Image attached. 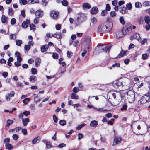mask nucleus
<instances>
[{"label":"nucleus","mask_w":150,"mask_h":150,"mask_svg":"<svg viewBox=\"0 0 150 150\" xmlns=\"http://www.w3.org/2000/svg\"><path fill=\"white\" fill-rule=\"evenodd\" d=\"M8 18L5 15H2L1 18V22L4 24H7L8 22Z\"/></svg>","instance_id":"obj_15"},{"label":"nucleus","mask_w":150,"mask_h":150,"mask_svg":"<svg viewBox=\"0 0 150 150\" xmlns=\"http://www.w3.org/2000/svg\"><path fill=\"white\" fill-rule=\"evenodd\" d=\"M30 27L31 30L34 31L35 30V26L34 24H30Z\"/></svg>","instance_id":"obj_59"},{"label":"nucleus","mask_w":150,"mask_h":150,"mask_svg":"<svg viewBox=\"0 0 150 150\" xmlns=\"http://www.w3.org/2000/svg\"><path fill=\"white\" fill-rule=\"evenodd\" d=\"M79 91V88L74 87L73 89V91L74 93H77Z\"/></svg>","instance_id":"obj_51"},{"label":"nucleus","mask_w":150,"mask_h":150,"mask_svg":"<svg viewBox=\"0 0 150 150\" xmlns=\"http://www.w3.org/2000/svg\"><path fill=\"white\" fill-rule=\"evenodd\" d=\"M67 57L69 58L71 57L73 55V53L71 51H68L67 52Z\"/></svg>","instance_id":"obj_47"},{"label":"nucleus","mask_w":150,"mask_h":150,"mask_svg":"<svg viewBox=\"0 0 150 150\" xmlns=\"http://www.w3.org/2000/svg\"><path fill=\"white\" fill-rule=\"evenodd\" d=\"M85 55H86V57H87L88 55V52L86 50H84V52L81 54V55L83 57Z\"/></svg>","instance_id":"obj_39"},{"label":"nucleus","mask_w":150,"mask_h":150,"mask_svg":"<svg viewBox=\"0 0 150 150\" xmlns=\"http://www.w3.org/2000/svg\"><path fill=\"white\" fill-rule=\"evenodd\" d=\"M36 80V78L34 76H32L29 78V81L30 82H34Z\"/></svg>","instance_id":"obj_28"},{"label":"nucleus","mask_w":150,"mask_h":150,"mask_svg":"<svg viewBox=\"0 0 150 150\" xmlns=\"http://www.w3.org/2000/svg\"><path fill=\"white\" fill-rule=\"evenodd\" d=\"M108 94L110 96H112L115 99H116V98H121L120 93L116 91H110L109 92Z\"/></svg>","instance_id":"obj_7"},{"label":"nucleus","mask_w":150,"mask_h":150,"mask_svg":"<svg viewBox=\"0 0 150 150\" xmlns=\"http://www.w3.org/2000/svg\"><path fill=\"white\" fill-rule=\"evenodd\" d=\"M43 15V12L41 10H38V18L42 17Z\"/></svg>","instance_id":"obj_35"},{"label":"nucleus","mask_w":150,"mask_h":150,"mask_svg":"<svg viewBox=\"0 0 150 150\" xmlns=\"http://www.w3.org/2000/svg\"><path fill=\"white\" fill-rule=\"evenodd\" d=\"M114 120H115L114 119H112L108 121L107 123L108 124H109L110 125H112L113 124Z\"/></svg>","instance_id":"obj_53"},{"label":"nucleus","mask_w":150,"mask_h":150,"mask_svg":"<svg viewBox=\"0 0 150 150\" xmlns=\"http://www.w3.org/2000/svg\"><path fill=\"white\" fill-rule=\"evenodd\" d=\"M52 36L58 39H61L62 38V33L60 32L56 33L54 34H52Z\"/></svg>","instance_id":"obj_16"},{"label":"nucleus","mask_w":150,"mask_h":150,"mask_svg":"<svg viewBox=\"0 0 150 150\" xmlns=\"http://www.w3.org/2000/svg\"><path fill=\"white\" fill-rule=\"evenodd\" d=\"M138 21L140 24H143L144 22V17L142 16L139 17L138 18Z\"/></svg>","instance_id":"obj_42"},{"label":"nucleus","mask_w":150,"mask_h":150,"mask_svg":"<svg viewBox=\"0 0 150 150\" xmlns=\"http://www.w3.org/2000/svg\"><path fill=\"white\" fill-rule=\"evenodd\" d=\"M58 55L56 53H53L52 57L55 59H57L58 58Z\"/></svg>","instance_id":"obj_64"},{"label":"nucleus","mask_w":150,"mask_h":150,"mask_svg":"<svg viewBox=\"0 0 150 150\" xmlns=\"http://www.w3.org/2000/svg\"><path fill=\"white\" fill-rule=\"evenodd\" d=\"M13 123V121L11 120H8L7 121L6 127H9L10 125Z\"/></svg>","instance_id":"obj_27"},{"label":"nucleus","mask_w":150,"mask_h":150,"mask_svg":"<svg viewBox=\"0 0 150 150\" xmlns=\"http://www.w3.org/2000/svg\"><path fill=\"white\" fill-rule=\"evenodd\" d=\"M15 94V92L13 91H11L10 93H8L5 96L6 99L7 101H9L11 99V97H13Z\"/></svg>","instance_id":"obj_13"},{"label":"nucleus","mask_w":150,"mask_h":150,"mask_svg":"<svg viewBox=\"0 0 150 150\" xmlns=\"http://www.w3.org/2000/svg\"><path fill=\"white\" fill-rule=\"evenodd\" d=\"M85 41L83 42L84 45L86 44L87 48L88 50L89 48V46L91 42L90 38L89 37L86 36L84 37Z\"/></svg>","instance_id":"obj_8"},{"label":"nucleus","mask_w":150,"mask_h":150,"mask_svg":"<svg viewBox=\"0 0 150 150\" xmlns=\"http://www.w3.org/2000/svg\"><path fill=\"white\" fill-rule=\"evenodd\" d=\"M120 81H122L121 79L113 82V85L115 88H117L119 86H122V83L120 82Z\"/></svg>","instance_id":"obj_10"},{"label":"nucleus","mask_w":150,"mask_h":150,"mask_svg":"<svg viewBox=\"0 0 150 150\" xmlns=\"http://www.w3.org/2000/svg\"><path fill=\"white\" fill-rule=\"evenodd\" d=\"M125 97L129 103L133 102L135 99V96L134 92L131 90L128 91L125 95Z\"/></svg>","instance_id":"obj_4"},{"label":"nucleus","mask_w":150,"mask_h":150,"mask_svg":"<svg viewBox=\"0 0 150 150\" xmlns=\"http://www.w3.org/2000/svg\"><path fill=\"white\" fill-rule=\"evenodd\" d=\"M66 69L65 68H61L59 70V75L60 76L62 75V74H63L66 71Z\"/></svg>","instance_id":"obj_26"},{"label":"nucleus","mask_w":150,"mask_h":150,"mask_svg":"<svg viewBox=\"0 0 150 150\" xmlns=\"http://www.w3.org/2000/svg\"><path fill=\"white\" fill-rule=\"evenodd\" d=\"M107 11L106 10H103L101 12V15L103 16H105L107 13Z\"/></svg>","instance_id":"obj_62"},{"label":"nucleus","mask_w":150,"mask_h":150,"mask_svg":"<svg viewBox=\"0 0 150 150\" xmlns=\"http://www.w3.org/2000/svg\"><path fill=\"white\" fill-rule=\"evenodd\" d=\"M38 3V0H29L28 3L29 4H33Z\"/></svg>","instance_id":"obj_45"},{"label":"nucleus","mask_w":150,"mask_h":150,"mask_svg":"<svg viewBox=\"0 0 150 150\" xmlns=\"http://www.w3.org/2000/svg\"><path fill=\"white\" fill-rule=\"evenodd\" d=\"M22 121L23 125L26 126L29 122V119L28 118H23Z\"/></svg>","instance_id":"obj_23"},{"label":"nucleus","mask_w":150,"mask_h":150,"mask_svg":"<svg viewBox=\"0 0 150 150\" xmlns=\"http://www.w3.org/2000/svg\"><path fill=\"white\" fill-rule=\"evenodd\" d=\"M98 125V122L96 121L93 120L91 121L90 125L91 126L95 127Z\"/></svg>","instance_id":"obj_20"},{"label":"nucleus","mask_w":150,"mask_h":150,"mask_svg":"<svg viewBox=\"0 0 150 150\" xmlns=\"http://www.w3.org/2000/svg\"><path fill=\"white\" fill-rule=\"evenodd\" d=\"M31 73L33 74H36L37 73V70L35 68H32L31 69Z\"/></svg>","instance_id":"obj_57"},{"label":"nucleus","mask_w":150,"mask_h":150,"mask_svg":"<svg viewBox=\"0 0 150 150\" xmlns=\"http://www.w3.org/2000/svg\"><path fill=\"white\" fill-rule=\"evenodd\" d=\"M71 98L72 99L77 100L79 99V96L74 93H72L71 95Z\"/></svg>","instance_id":"obj_30"},{"label":"nucleus","mask_w":150,"mask_h":150,"mask_svg":"<svg viewBox=\"0 0 150 150\" xmlns=\"http://www.w3.org/2000/svg\"><path fill=\"white\" fill-rule=\"evenodd\" d=\"M83 8L84 10H86L87 9H89L91 8L90 5L88 3H84L82 5Z\"/></svg>","instance_id":"obj_17"},{"label":"nucleus","mask_w":150,"mask_h":150,"mask_svg":"<svg viewBox=\"0 0 150 150\" xmlns=\"http://www.w3.org/2000/svg\"><path fill=\"white\" fill-rule=\"evenodd\" d=\"M10 139L9 138H6L4 140V142L6 144H8L10 142Z\"/></svg>","instance_id":"obj_56"},{"label":"nucleus","mask_w":150,"mask_h":150,"mask_svg":"<svg viewBox=\"0 0 150 150\" xmlns=\"http://www.w3.org/2000/svg\"><path fill=\"white\" fill-rule=\"evenodd\" d=\"M98 11V8L96 7H93L91 10V13L92 14H96Z\"/></svg>","instance_id":"obj_22"},{"label":"nucleus","mask_w":150,"mask_h":150,"mask_svg":"<svg viewBox=\"0 0 150 150\" xmlns=\"http://www.w3.org/2000/svg\"><path fill=\"white\" fill-rule=\"evenodd\" d=\"M149 102H150V93H148L142 97L140 103L142 104H144Z\"/></svg>","instance_id":"obj_5"},{"label":"nucleus","mask_w":150,"mask_h":150,"mask_svg":"<svg viewBox=\"0 0 150 150\" xmlns=\"http://www.w3.org/2000/svg\"><path fill=\"white\" fill-rule=\"evenodd\" d=\"M19 2L21 4L25 5L27 3V1L26 0H19Z\"/></svg>","instance_id":"obj_38"},{"label":"nucleus","mask_w":150,"mask_h":150,"mask_svg":"<svg viewBox=\"0 0 150 150\" xmlns=\"http://www.w3.org/2000/svg\"><path fill=\"white\" fill-rule=\"evenodd\" d=\"M53 120L55 123H57L58 121V118L55 115H53Z\"/></svg>","instance_id":"obj_52"},{"label":"nucleus","mask_w":150,"mask_h":150,"mask_svg":"<svg viewBox=\"0 0 150 150\" xmlns=\"http://www.w3.org/2000/svg\"><path fill=\"white\" fill-rule=\"evenodd\" d=\"M48 49V46L47 45H44L41 48V50L42 52H44L47 51Z\"/></svg>","instance_id":"obj_21"},{"label":"nucleus","mask_w":150,"mask_h":150,"mask_svg":"<svg viewBox=\"0 0 150 150\" xmlns=\"http://www.w3.org/2000/svg\"><path fill=\"white\" fill-rule=\"evenodd\" d=\"M30 21L28 19H26L25 21L23 22L22 24V27L23 28H25L28 27V25L30 24Z\"/></svg>","instance_id":"obj_14"},{"label":"nucleus","mask_w":150,"mask_h":150,"mask_svg":"<svg viewBox=\"0 0 150 150\" xmlns=\"http://www.w3.org/2000/svg\"><path fill=\"white\" fill-rule=\"evenodd\" d=\"M127 51H123L122 50L121 51L117 57V58H119L121 57H123L124 55H127Z\"/></svg>","instance_id":"obj_19"},{"label":"nucleus","mask_w":150,"mask_h":150,"mask_svg":"<svg viewBox=\"0 0 150 150\" xmlns=\"http://www.w3.org/2000/svg\"><path fill=\"white\" fill-rule=\"evenodd\" d=\"M122 81H120V82L122 83V86H127L129 88L130 86V80L127 78H125L121 79Z\"/></svg>","instance_id":"obj_6"},{"label":"nucleus","mask_w":150,"mask_h":150,"mask_svg":"<svg viewBox=\"0 0 150 150\" xmlns=\"http://www.w3.org/2000/svg\"><path fill=\"white\" fill-rule=\"evenodd\" d=\"M62 5L65 6H67L68 5V1L66 0H64L62 2Z\"/></svg>","instance_id":"obj_44"},{"label":"nucleus","mask_w":150,"mask_h":150,"mask_svg":"<svg viewBox=\"0 0 150 150\" xmlns=\"http://www.w3.org/2000/svg\"><path fill=\"white\" fill-rule=\"evenodd\" d=\"M16 35L15 34H11L9 36V38L10 40H15L16 39Z\"/></svg>","instance_id":"obj_34"},{"label":"nucleus","mask_w":150,"mask_h":150,"mask_svg":"<svg viewBox=\"0 0 150 150\" xmlns=\"http://www.w3.org/2000/svg\"><path fill=\"white\" fill-rule=\"evenodd\" d=\"M134 39H136L138 40H139L140 39L139 35L138 33H135L134 35Z\"/></svg>","instance_id":"obj_33"},{"label":"nucleus","mask_w":150,"mask_h":150,"mask_svg":"<svg viewBox=\"0 0 150 150\" xmlns=\"http://www.w3.org/2000/svg\"><path fill=\"white\" fill-rule=\"evenodd\" d=\"M59 124L62 126H64L66 124V122L64 120H61L59 122Z\"/></svg>","instance_id":"obj_50"},{"label":"nucleus","mask_w":150,"mask_h":150,"mask_svg":"<svg viewBox=\"0 0 150 150\" xmlns=\"http://www.w3.org/2000/svg\"><path fill=\"white\" fill-rule=\"evenodd\" d=\"M145 22L146 23H149L150 22V17L148 16H145L144 19Z\"/></svg>","instance_id":"obj_24"},{"label":"nucleus","mask_w":150,"mask_h":150,"mask_svg":"<svg viewBox=\"0 0 150 150\" xmlns=\"http://www.w3.org/2000/svg\"><path fill=\"white\" fill-rule=\"evenodd\" d=\"M126 6L129 10H131L132 9V4L131 3L127 4Z\"/></svg>","instance_id":"obj_48"},{"label":"nucleus","mask_w":150,"mask_h":150,"mask_svg":"<svg viewBox=\"0 0 150 150\" xmlns=\"http://www.w3.org/2000/svg\"><path fill=\"white\" fill-rule=\"evenodd\" d=\"M78 139L80 140L83 137V135L81 133H79L78 134Z\"/></svg>","instance_id":"obj_61"},{"label":"nucleus","mask_w":150,"mask_h":150,"mask_svg":"<svg viewBox=\"0 0 150 150\" xmlns=\"http://www.w3.org/2000/svg\"><path fill=\"white\" fill-rule=\"evenodd\" d=\"M119 20H120V23L121 24H122L123 25H124L125 24V21L124 20V18L123 17H120L119 18Z\"/></svg>","instance_id":"obj_40"},{"label":"nucleus","mask_w":150,"mask_h":150,"mask_svg":"<svg viewBox=\"0 0 150 150\" xmlns=\"http://www.w3.org/2000/svg\"><path fill=\"white\" fill-rule=\"evenodd\" d=\"M30 48L31 46L30 45H25L24 46V49L27 51V52L30 49Z\"/></svg>","instance_id":"obj_49"},{"label":"nucleus","mask_w":150,"mask_h":150,"mask_svg":"<svg viewBox=\"0 0 150 150\" xmlns=\"http://www.w3.org/2000/svg\"><path fill=\"white\" fill-rule=\"evenodd\" d=\"M14 64L16 67H18L21 65V62L17 61L15 62Z\"/></svg>","instance_id":"obj_63"},{"label":"nucleus","mask_w":150,"mask_h":150,"mask_svg":"<svg viewBox=\"0 0 150 150\" xmlns=\"http://www.w3.org/2000/svg\"><path fill=\"white\" fill-rule=\"evenodd\" d=\"M93 108L94 109L96 110L97 111H100V112H103V111H106V110H104L103 108H95L94 107H93Z\"/></svg>","instance_id":"obj_41"},{"label":"nucleus","mask_w":150,"mask_h":150,"mask_svg":"<svg viewBox=\"0 0 150 150\" xmlns=\"http://www.w3.org/2000/svg\"><path fill=\"white\" fill-rule=\"evenodd\" d=\"M13 57H10L8 59L7 64L9 66H11L12 64L11 62L13 61Z\"/></svg>","instance_id":"obj_29"},{"label":"nucleus","mask_w":150,"mask_h":150,"mask_svg":"<svg viewBox=\"0 0 150 150\" xmlns=\"http://www.w3.org/2000/svg\"><path fill=\"white\" fill-rule=\"evenodd\" d=\"M86 19V15L81 13L77 14L76 18L75 20V23L77 25H79L84 22Z\"/></svg>","instance_id":"obj_3"},{"label":"nucleus","mask_w":150,"mask_h":150,"mask_svg":"<svg viewBox=\"0 0 150 150\" xmlns=\"http://www.w3.org/2000/svg\"><path fill=\"white\" fill-rule=\"evenodd\" d=\"M16 45L18 46H20L22 43V41L20 40H17L16 41Z\"/></svg>","instance_id":"obj_37"},{"label":"nucleus","mask_w":150,"mask_h":150,"mask_svg":"<svg viewBox=\"0 0 150 150\" xmlns=\"http://www.w3.org/2000/svg\"><path fill=\"white\" fill-rule=\"evenodd\" d=\"M121 138L120 137L115 136L113 139L112 146H115L120 143L121 141Z\"/></svg>","instance_id":"obj_11"},{"label":"nucleus","mask_w":150,"mask_h":150,"mask_svg":"<svg viewBox=\"0 0 150 150\" xmlns=\"http://www.w3.org/2000/svg\"><path fill=\"white\" fill-rule=\"evenodd\" d=\"M110 14L111 17H115L116 15V13L114 11H111L110 13Z\"/></svg>","instance_id":"obj_60"},{"label":"nucleus","mask_w":150,"mask_h":150,"mask_svg":"<svg viewBox=\"0 0 150 150\" xmlns=\"http://www.w3.org/2000/svg\"><path fill=\"white\" fill-rule=\"evenodd\" d=\"M111 47L110 46L107 47L105 45L97 46L95 48L94 52L95 54H98L104 50L106 53H109Z\"/></svg>","instance_id":"obj_2"},{"label":"nucleus","mask_w":150,"mask_h":150,"mask_svg":"<svg viewBox=\"0 0 150 150\" xmlns=\"http://www.w3.org/2000/svg\"><path fill=\"white\" fill-rule=\"evenodd\" d=\"M132 28L131 27H129L127 28L125 27L123 28L122 29V33L123 35H125L128 34L132 31Z\"/></svg>","instance_id":"obj_12"},{"label":"nucleus","mask_w":150,"mask_h":150,"mask_svg":"<svg viewBox=\"0 0 150 150\" xmlns=\"http://www.w3.org/2000/svg\"><path fill=\"white\" fill-rule=\"evenodd\" d=\"M5 146L6 148L9 150H11L13 148L12 145L11 144L9 143L6 144Z\"/></svg>","instance_id":"obj_31"},{"label":"nucleus","mask_w":150,"mask_h":150,"mask_svg":"<svg viewBox=\"0 0 150 150\" xmlns=\"http://www.w3.org/2000/svg\"><path fill=\"white\" fill-rule=\"evenodd\" d=\"M8 14L10 16H12L13 14V11L12 8H9L8 9Z\"/></svg>","instance_id":"obj_43"},{"label":"nucleus","mask_w":150,"mask_h":150,"mask_svg":"<svg viewBox=\"0 0 150 150\" xmlns=\"http://www.w3.org/2000/svg\"><path fill=\"white\" fill-rule=\"evenodd\" d=\"M115 35L116 38H118L123 37L124 35H123L122 31H119L116 32Z\"/></svg>","instance_id":"obj_18"},{"label":"nucleus","mask_w":150,"mask_h":150,"mask_svg":"<svg viewBox=\"0 0 150 150\" xmlns=\"http://www.w3.org/2000/svg\"><path fill=\"white\" fill-rule=\"evenodd\" d=\"M13 139L14 140H17L19 138L18 136L16 134H13L12 136Z\"/></svg>","instance_id":"obj_46"},{"label":"nucleus","mask_w":150,"mask_h":150,"mask_svg":"<svg viewBox=\"0 0 150 150\" xmlns=\"http://www.w3.org/2000/svg\"><path fill=\"white\" fill-rule=\"evenodd\" d=\"M16 23V20L15 18H12L11 21V24L13 25L15 24Z\"/></svg>","instance_id":"obj_55"},{"label":"nucleus","mask_w":150,"mask_h":150,"mask_svg":"<svg viewBox=\"0 0 150 150\" xmlns=\"http://www.w3.org/2000/svg\"><path fill=\"white\" fill-rule=\"evenodd\" d=\"M127 105L125 104L124 105L122 108H121V111H123V110H127Z\"/></svg>","instance_id":"obj_58"},{"label":"nucleus","mask_w":150,"mask_h":150,"mask_svg":"<svg viewBox=\"0 0 150 150\" xmlns=\"http://www.w3.org/2000/svg\"><path fill=\"white\" fill-rule=\"evenodd\" d=\"M86 124L84 123H82L81 125H78L76 127V129L77 130H80Z\"/></svg>","instance_id":"obj_36"},{"label":"nucleus","mask_w":150,"mask_h":150,"mask_svg":"<svg viewBox=\"0 0 150 150\" xmlns=\"http://www.w3.org/2000/svg\"><path fill=\"white\" fill-rule=\"evenodd\" d=\"M135 7L138 8H141L142 6L141 4L138 2L135 3Z\"/></svg>","instance_id":"obj_32"},{"label":"nucleus","mask_w":150,"mask_h":150,"mask_svg":"<svg viewBox=\"0 0 150 150\" xmlns=\"http://www.w3.org/2000/svg\"><path fill=\"white\" fill-rule=\"evenodd\" d=\"M107 21L101 24L98 27V32L101 34L109 32L112 28L113 23L110 18H106Z\"/></svg>","instance_id":"obj_1"},{"label":"nucleus","mask_w":150,"mask_h":150,"mask_svg":"<svg viewBox=\"0 0 150 150\" xmlns=\"http://www.w3.org/2000/svg\"><path fill=\"white\" fill-rule=\"evenodd\" d=\"M59 13L54 11H52L50 13V17L53 19H56L58 18Z\"/></svg>","instance_id":"obj_9"},{"label":"nucleus","mask_w":150,"mask_h":150,"mask_svg":"<svg viewBox=\"0 0 150 150\" xmlns=\"http://www.w3.org/2000/svg\"><path fill=\"white\" fill-rule=\"evenodd\" d=\"M120 12L122 14H125L126 13L127 8L125 7L120 8Z\"/></svg>","instance_id":"obj_25"},{"label":"nucleus","mask_w":150,"mask_h":150,"mask_svg":"<svg viewBox=\"0 0 150 150\" xmlns=\"http://www.w3.org/2000/svg\"><path fill=\"white\" fill-rule=\"evenodd\" d=\"M105 8V10L108 11H109L110 10L111 7L109 4H106Z\"/></svg>","instance_id":"obj_54"}]
</instances>
